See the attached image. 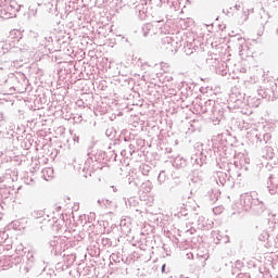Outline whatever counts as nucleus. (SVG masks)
Wrapping results in <instances>:
<instances>
[{
    "mask_svg": "<svg viewBox=\"0 0 278 278\" xmlns=\"http://www.w3.org/2000/svg\"><path fill=\"white\" fill-rule=\"evenodd\" d=\"M165 270H166V264H164V265L162 266V273H165Z\"/></svg>",
    "mask_w": 278,
    "mask_h": 278,
    "instance_id": "f03ea898",
    "label": "nucleus"
},
{
    "mask_svg": "<svg viewBox=\"0 0 278 278\" xmlns=\"http://www.w3.org/2000/svg\"><path fill=\"white\" fill-rule=\"evenodd\" d=\"M20 31L18 30H11L10 35H9V39L11 40V42L14 45L15 42H18L21 40V36H20Z\"/></svg>",
    "mask_w": 278,
    "mask_h": 278,
    "instance_id": "f257e3e1",
    "label": "nucleus"
}]
</instances>
